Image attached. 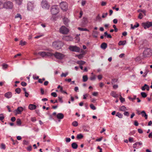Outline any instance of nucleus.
<instances>
[{
  "instance_id": "obj_1",
  "label": "nucleus",
  "mask_w": 152,
  "mask_h": 152,
  "mask_svg": "<svg viewBox=\"0 0 152 152\" xmlns=\"http://www.w3.org/2000/svg\"><path fill=\"white\" fill-rule=\"evenodd\" d=\"M64 45V43L61 41L57 40L53 42L52 46L55 49L59 50L61 49Z\"/></svg>"
},
{
  "instance_id": "obj_2",
  "label": "nucleus",
  "mask_w": 152,
  "mask_h": 152,
  "mask_svg": "<svg viewBox=\"0 0 152 152\" xmlns=\"http://www.w3.org/2000/svg\"><path fill=\"white\" fill-rule=\"evenodd\" d=\"M52 56H54L57 59L62 60L64 58L65 56L59 52H56L54 53H51Z\"/></svg>"
},
{
  "instance_id": "obj_3",
  "label": "nucleus",
  "mask_w": 152,
  "mask_h": 152,
  "mask_svg": "<svg viewBox=\"0 0 152 152\" xmlns=\"http://www.w3.org/2000/svg\"><path fill=\"white\" fill-rule=\"evenodd\" d=\"M50 11L52 15H56L59 12V9L58 6L57 5L52 6L51 7Z\"/></svg>"
},
{
  "instance_id": "obj_4",
  "label": "nucleus",
  "mask_w": 152,
  "mask_h": 152,
  "mask_svg": "<svg viewBox=\"0 0 152 152\" xmlns=\"http://www.w3.org/2000/svg\"><path fill=\"white\" fill-rule=\"evenodd\" d=\"M13 6V3L10 1H6L3 4V8L6 9H11L12 8Z\"/></svg>"
},
{
  "instance_id": "obj_5",
  "label": "nucleus",
  "mask_w": 152,
  "mask_h": 152,
  "mask_svg": "<svg viewBox=\"0 0 152 152\" xmlns=\"http://www.w3.org/2000/svg\"><path fill=\"white\" fill-rule=\"evenodd\" d=\"M143 56L144 57H148L150 56L152 54L151 50L150 48H147L144 50Z\"/></svg>"
},
{
  "instance_id": "obj_6",
  "label": "nucleus",
  "mask_w": 152,
  "mask_h": 152,
  "mask_svg": "<svg viewBox=\"0 0 152 152\" xmlns=\"http://www.w3.org/2000/svg\"><path fill=\"white\" fill-rule=\"evenodd\" d=\"M38 54L43 57H50L52 56L51 53L49 52H45L44 51L39 52Z\"/></svg>"
},
{
  "instance_id": "obj_7",
  "label": "nucleus",
  "mask_w": 152,
  "mask_h": 152,
  "mask_svg": "<svg viewBox=\"0 0 152 152\" xmlns=\"http://www.w3.org/2000/svg\"><path fill=\"white\" fill-rule=\"evenodd\" d=\"M41 5L42 7L46 9H48L50 7V5L46 0H43L41 2Z\"/></svg>"
},
{
  "instance_id": "obj_8",
  "label": "nucleus",
  "mask_w": 152,
  "mask_h": 152,
  "mask_svg": "<svg viewBox=\"0 0 152 152\" xmlns=\"http://www.w3.org/2000/svg\"><path fill=\"white\" fill-rule=\"evenodd\" d=\"M60 7L61 9L64 11H66L68 7L67 4L65 2H63L60 3Z\"/></svg>"
},
{
  "instance_id": "obj_9",
  "label": "nucleus",
  "mask_w": 152,
  "mask_h": 152,
  "mask_svg": "<svg viewBox=\"0 0 152 152\" xmlns=\"http://www.w3.org/2000/svg\"><path fill=\"white\" fill-rule=\"evenodd\" d=\"M142 25L144 27V29H146L147 28H148L152 26V22L147 21L146 22L143 23L142 24Z\"/></svg>"
},
{
  "instance_id": "obj_10",
  "label": "nucleus",
  "mask_w": 152,
  "mask_h": 152,
  "mask_svg": "<svg viewBox=\"0 0 152 152\" xmlns=\"http://www.w3.org/2000/svg\"><path fill=\"white\" fill-rule=\"evenodd\" d=\"M69 48L71 51L73 52H79L80 51V48L76 46H70Z\"/></svg>"
},
{
  "instance_id": "obj_11",
  "label": "nucleus",
  "mask_w": 152,
  "mask_h": 152,
  "mask_svg": "<svg viewBox=\"0 0 152 152\" xmlns=\"http://www.w3.org/2000/svg\"><path fill=\"white\" fill-rule=\"evenodd\" d=\"M59 30L60 32L63 34H66L69 32L68 29L64 26H61Z\"/></svg>"
},
{
  "instance_id": "obj_12",
  "label": "nucleus",
  "mask_w": 152,
  "mask_h": 152,
  "mask_svg": "<svg viewBox=\"0 0 152 152\" xmlns=\"http://www.w3.org/2000/svg\"><path fill=\"white\" fill-rule=\"evenodd\" d=\"M34 3L32 1H28L27 3V9L29 11H32L34 8Z\"/></svg>"
},
{
  "instance_id": "obj_13",
  "label": "nucleus",
  "mask_w": 152,
  "mask_h": 152,
  "mask_svg": "<svg viewBox=\"0 0 152 152\" xmlns=\"http://www.w3.org/2000/svg\"><path fill=\"white\" fill-rule=\"evenodd\" d=\"M12 92L10 91L4 94V96L7 99L10 98L12 97Z\"/></svg>"
},
{
  "instance_id": "obj_14",
  "label": "nucleus",
  "mask_w": 152,
  "mask_h": 152,
  "mask_svg": "<svg viewBox=\"0 0 152 152\" xmlns=\"http://www.w3.org/2000/svg\"><path fill=\"white\" fill-rule=\"evenodd\" d=\"M23 108L21 107H18L17 109L15 111L18 114H20L21 112L23 110Z\"/></svg>"
},
{
  "instance_id": "obj_15",
  "label": "nucleus",
  "mask_w": 152,
  "mask_h": 152,
  "mask_svg": "<svg viewBox=\"0 0 152 152\" xmlns=\"http://www.w3.org/2000/svg\"><path fill=\"white\" fill-rule=\"evenodd\" d=\"M150 87L147 84H145L144 86L141 88V89L142 91H145V89H146L147 91H148L149 90Z\"/></svg>"
},
{
  "instance_id": "obj_16",
  "label": "nucleus",
  "mask_w": 152,
  "mask_h": 152,
  "mask_svg": "<svg viewBox=\"0 0 152 152\" xmlns=\"http://www.w3.org/2000/svg\"><path fill=\"white\" fill-rule=\"evenodd\" d=\"M64 115L61 113H58L56 115V117L59 119H63L64 117Z\"/></svg>"
},
{
  "instance_id": "obj_17",
  "label": "nucleus",
  "mask_w": 152,
  "mask_h": 152,
  "mask_svg": "<svg viewBox=\"0 0 152 152\" xmlns=\"http://www.w3.org/2000/svg\"><path fill=\"white\" fill-rule=\"evenodd\" d=\"M63 21L64 24L67 26H68V23L69 22V20L66 18H63Z\"/></svg>"
},
{
  "instance_id": "obj_18",
  "label": "nucleus",
  "mask_w": 152,
  "mask_h": 152,
  "mask_svg": "<svg viewBox=\"0 0 152 152\" xmlns=\"http://www.w3.org/2000/svg\"><path fill=\"white\" fill-rule=\"evenodd\" d=\"M37 107L36 105L33 104H30L28 106L29 109L31 110H34Z\"/></svg>"
},
{
  "instance_id": "obj_19",
  "label": "nucleus",
  "mask_w": 152,
  "mask_h": 152,
  "mask_svg": "<svg viewBox=\"0 0 152 152\" xmlns=\"http://www.w3.org/2000/svg\"><path fill=\"white\" fill-rule=\"evenodd\" d=\"M72 147L74 149H76L78 147V145L75 142H73L71 144Z\"/></svg>"
},
{
  "instance_id": "obj_20",
  "label": "nucleus",
  "mask_w": 152,
  "mask_h": 152,
  "mask_svg": "<svg viewBox=\"0 0 152 152\" xmlns=\"http://www.w3.org/2000/svg\"><path fill=\"white\" fill-rule=\"evenodd\" d=\"M107 47V44L105 42H103L102 44L101 45V47L102 49H105Z\"/></svg>"
},
{
  "instance_id": "obj_21",
  "label": "nucleus",
  "mask_w": 152,
  "mask_h": 152,
  "mask_svg": "<svg viewBox=\"0 0 152 152\" xmlns=\"http://www.w3.org/2000/svg\"><path fill=\"white\" fill-rule=\"evenodd\" d=\"M110 95L115 98H117L118 96V95L117 94L116 92L114 91H112L110 93Z\"/></svg>"
},
{
  "instance_id": "obj_22",
  "label": "nucleus",
  "mask_w": 152,
  "mask_h": 152,
  "mask_svg": "<svg viewBox=\"0 0 152 152\" xmlns=\"http://www.w3.org/2000/svg\"><path fill=\"white\" fill-rule=\"evenodd\" d=\"M126 40L124 41H120L118 44L119 45H124L126 43Z\"/></svg>"
},
{
  "instance_id": "obj_23",
  "label": "nucleus",
  "mask_w": 152,
  "mask_h": 152,
  "mask_svg": "<svg viewBox=\"0 0 152 152\" xmlns=\"http://www.w3.org/2000/svg\"><path fill=\"white\" fill-rule=\"evenodd\" d=\"M23 1V0H15L16 4L19 5L22 4Z\"/></svg>"
},
{
  "instance_id": "obj_24",
  "label": "nucleus",
  "mask_w": 152,
  "mask_h": 152,
  "mask_svg": "<svg viewBox=\"0 0 152 152\" xmlns=\"http://www.w3.org/2000/svg\"><path fill=\"white\" fill-rule=\"evenodd\" d=\"M136 24L134 26H133L132 24H131V28L132 29H134L135 28H137L139 26V24L137 23H136Z\"/></svg>"
},
{
  "instance_id": "obj_25",
  "label": "nucleus",
  "mask_w": 152,
  "mask_h": 152,
  "mask_svg": "<svg viewBox=\"0 0 152 152\" xmlns=\"http://www.w3.org/2000/svg\"><path fill=\"white\" fill-rule=\"evenodd\" d=\"M126 107L124 105H123L119 107V110L122 111H125L126 110Z\"/></svg>"
},
{
  "instance_id": "obj_26",
  "label": "nucleus",
  "mask_w": 152,
  "mask_h": 152,
  "mask_svg": "<svg viewBox=\"0 0 152 152\" xmlns=\"http://www.w3.org/2000/svg\"><path fill=\"white\" fill-rule=\"evenodd\" d=\"M86 63L85 61H78L77 62V63L79 64L80 66H82L84 64Z\"/></svg>"
},
{
  "instance_id": "obj_27",
  "label": "nucleus",
  "mask_w": 152,
  "mask_h": 152,
  "mask_svg": "<svg viewBox=\"0 0 152 152\" xmlns=\"http://www.w3.org/2000/svg\"><path fill=\"white\" fill-rule=\"evenodd\" d=\"M104 36L105 37L107 36V38H112V36L110 34H108L107 31L104 33Z\"/></svg>"
},
{
  "instance_id": "obj_28",
  "label": "nucleus",
  "mask_w": 152,
  "mask_h": 152,
  "mask_svg": "<svg viewBox=\"0 0 152 152\" xmlns=\"http://www.w3.org/2000/svg\"><path fill=\"white\" fill-rule=\"evenodd\" d=\"M83 81L85 82L87 81L88 79V76L87 75H83Z\"/></svg>"
},
{
  "instance_id": "obj_29",
  "label": "nucleus",
  "mask_w": 152,
  "mask_h": 152,
  "mask_svg": "<svg viewBox=\"0 0 152 152\" xmlns=\"http://www.w3.org/2000/svg\"><path fill=\"white\" fill-rule=\"evenodd\" d=\"M98 32L97 31H93V36L97 38V34Z\"/></svg>"
},
{
  "instance_id": "obj_30",
  "label": "nucleus",
  "mask_w": 152,
  "mask_h": 152,
  "mask_svg": "<svg viewBox=\"0 0 152 152\" xmlns=\"http://www.w3.org/2000/svg\"><path fill=\"white\" fill-rule=\"evenodd\" d=\"M16 123L17 125L20 126L21 124V121L20 118H18L17 119Z\"/></svg>"
},
{
  "instance_id": "obj_31",
  "label": "nucleus",
  "mask_w": 152,
  "mask_h": 152,
  "mask_svg": "<svg viewBox=\"0 0 152 152\" xmlns=\"http://www.w3.org/2000/svg\"><path fill=\"white\" fill-rule=\"evenodd\" d=\"M83 135L82 134H78L77 135V138L78 139H80L83 137Z\"/></svg>"
},
{
  "instance_id": "obj_32",
  "label": "nucleus",
  "mask_w": 152,
  "mask_h": 152,
  "mask_svg": "<svg viewBox=\"0 0 152 152\" xmlns=\"http://www.w3.org/2000/svg\"><path fill=\"white\" fill-rule=\"evenodd\" d=\"M78 29L81 31H89V30L87 28H83L80 27H78Z\"/></svg>"
},
{
  "instance_id": "obj_33",
  "label": "nucleus",
  "mask_w": 152,
  "mask_h": 152,
  "mask_svg": "<svg viewBox=\"0 0 152 152\" xmlns=\"http://www.w3.org/2000/svg\"><path fill=\"white\" fill-rule=\"evenodd\" d=\"M116 116H118L120 118H122L123 117V115L121 113L119 112L117 113Z\"/></svg>"
},
{
  "instance_id": "obj_34",
  "label": "nucleus",
  "mask_w": 152,
  "mask_h": 152,
  "mask_svg": "<svg viewBox=\"0 0 152 152\" xmlns=\"http://www.w3.org/2000/svg\"><path fill=\"white\" fill-rule=\"evenodd\" d=\"M15 92L18 94H19L21 91V89L20 88H17L15 89Z\"/></svg>"
},
{
  "instance_id": "obj_35",
  "label": "nucleus",
  "mask_w": 152,
  "mask_h": 152,
  "mask_svg": "<svg viewBox=\"0 0 152 152\" xmlns=\"http://www.w3.org/2000/svg\"><path fill=\"white\" fill-rule=\"evenodd\" d=\"M72 125L74 126H77L78 125V124L77 121H74L72 123Z\"/></svg>"
},
{
  "instance_id": "obj_36",
  "label": "nucleus",
  "mask_w": 152,
  "mask_h": 152,
  "mask_svg": "<svg viewBox=\"0 0 152 152\" xmlns=\"http://www.w3.org/2000/svg\"><path fill=\"white\" fill-rule=\"evenodd\" d=\"M141 94L142 97L143 98H145L147 96V94L144 92H142L141 93Z\"/></svg>"
},
{
  "instance_id": "obj_37",
  "label": "nucleus",
  "mask_w": 152,
  "mask_h": 152,
  "mask_svg": "<svg viewBox=\"0 0 152 152\" xmlns=\"http://www.w3.org/2000/svg\"><path fill=\"white\" fill-rule=\"evenodd\" d=\"M118 80V79L116 78H113L112 79V81L111 83L112 84H113L117 82Z\"/></svg>"
},
{
  "instance_id": "obj_38",
  "label": "nucleus",
  "mask_w": 152,
  "mask_h": 152,
  "mask_svg": "<svg viewBox=\"0 0 152 152\" xmlns=\"http://www.w3.org/2000/svg\"><path fill=\"white\" fill-rule=\"evenodd\" d=\"M120 99L121 102V103H123L125 101V99L123 98L121 95H120Z\"/></svg>"
},
{
  "instance_id": "obj_39",
  "label": "nucleus",
  "mask_w": 152,
  "mask_h": 152,
  "mask_svg": "<svg viewBox=\"0 0 152 152\" xmlns=\"http://www.w3.org/2000/svg\"><path fill=\"white\" fill-rule=\"evenodd\" d=\"M19 18L20 19H21L22 18V17L21 15L19 14H17L15 16V18Z\"/></svg>"
},
{
  "instance_id": "obj_40",
  "label": "nucleus",
  "mask_w": 152,
  "mask_h": 152,
  "mask_svg": "<svg viewBox=\"0 0 152 152\" xmlns=\"http://www.w3.org/2000/svg\"><path fill=\"white\" fill-rule=\"evenodd\" d=\"M90 107L93 110H95L96 109V107L93 104H91L90 105Z\"/></svg>"
},
{
  "instance_id": "obj_41",
  "label": "nucleus",
  "mask_w": 152,
  "mask_h": 152,
  "mask_svg": "<svg viewBox=\"0 0 152 152\" xmlns=\"http://www.w3.org/2000/svg\"><path fill=\"white\" fill-rule=\"evenodd\" d=\"M4 117V116L3 114L2 113H1L0 114V120L1 121H2V120H3Z\"/></svg>"
},
{
  "instance_id": "obj_42",
  "label": "nucleus",
  "mask_w": 152,
  "mask_h": 152,
  "mask_svg": "<svg viewBox=\"0 0 152 152\" xmlns=\"http://www.w3.org/2000/svg\"><path fill=\"white\" fill-rule=\"evenodd\" d=\"M128 98L130 99L132 101H133L136 99V96H134V98H131L130 96Z\"/></svg>"
},
{
  "instance_id": "obj_43",
  "label": "nucleus",
  "mask_w": 152,
  "mask_h": 152,
  "mask_svg": "<svg viewBox=\"0 0 152 152\" xmlns=\"http://www.w3.org/2000/svg\"><path fill=\"white\" fill-rule=\"evenodd\" d=\"M11 140L13 142V145H15L16 144L18 143V142L17 140H16L15 141L12 138H11Z\"/></svg>"
},
{
  "instance_id": "obj_44",
  "label": "nucleus",
  "mask_w": 152,
  "mask_h": 152,
  "mask_svg": "<svg viewBox=\"0 0 152 152\" xmlns=\"http://www.w3.org/2000/svg\"><path fill=\"white\" fill-rule=\"evenodd\" d=\"M51 95L54 97H56L57 96V94L55 92L52 93Z\"/></svg>"
},
{
  "instance_id": "obj_45",
  "label": "nucleus",
  "mask_w": 152,
  "mask_h": 152,
  "mask_svg": "<svg viewBox=\"0 0 152 152\" xmlns=\"http://www.w3.org/2000/svg\"><path fill=\"white\" fill-rule=\"evenodd\" d=\"M1 148L2 149H5L6 148L5 145L3 143H2L1 145Z\"/></svg>"
},
{
  "instance_id": "obj_46",
  "label": "nucleus",
  "mask_w": 152,
  "mask_h": 152,
  "mask_svg": "<svg viewBox=\"0 0 152 152\" xmlns=\"http://www.w3.org/2000/svg\"><path fill=\"white\" fill-rule=\"evenodd\" d=\"M32 148V146L31 145H30L27 148V151H30L31 150Z\"/></svg>"
},
{
  "instance_id": "obj_47",
  "label": "nucleus",
  "mask_w": 152,
  "mask_h": 152,
  "mask_svg": "<svg viewBox=\"0 0 152 152\" xmlns=\"http://www.w3.org/2000/svg\"><path fill=\"white\" fill-rule=\"evenodd\" d=\"M21 84L23 86H26L27 85V83L25 82H22L21 83Z\"/></svg>"
},
{
  "instance_id": "obj_48",
  "label": "nucleus",
  "mask_w": 152,
  "mask_h": 152,
  "mask_svg": "<svg viewBox=\"0 0 152 152\" xmlns=\"http://www.w3.org/2000/svg\"><path fill=\"white\" fill-rule=\"evenodd\" d=\"M28 144V141H26V140H24L23 141V144L24 145H27Z\"/></svg>"
},
{
  "instance_id": "obj_49",
  "label": "nucleus",
  "mask_w": 152,
  "mask_h": 152,
  "mask_svg": "<svg viewBox=\"0 0 152 152\" xmlns=\"http://www.w3.org/2000/svg\"><path fill=\"white\" fill-rule=\"evenodd\" d=\"M26 42H23L22 41L20 42V45H21L22 46L24 45H25Z\"/></svg>"
},
{
  "instance_id": "obj_50",
  "label": "nucleus",
  "mask_w": 152,
  "mask_h": 152,
  "mask_svg": "<svg viewBox=\"0 0 152 152\" xmlns=\"http://www.w3.org/2000/svg\"><path fill=\"white\" fill-rule=\"evenodd\" d=\"M58 99L59 100V101L61 103H62L63 102V101L62 100V97H61H61L58 96Z\"/></svg>"
},
{
  "instance_id": "obj_51",
  "label": "nucleus",
  "mask_w": 152,
  "mask_h": 152,
  "mask_svg": "<svg viewBox=\"0 0 152 152\" xmlns=\"http://www.w3.org/2000/svg\"><path fill=\"white\" fill-rule=\"evenodd\" d=\"M108 13L107 12H106L105 13H103L102 17V18H105L106 17Z\"/></svg>"
},
{
  "instance_id": "obj_52",
  "label": "nucleus",
  "mask_w": 152,
  "mask_h": 152,
  "mask_svg": "<svg viewBox=\"0 0 152 152\" xmlns=\"http://www.w3.org/2000/svg\"><path fill=\"white\" fill-rule=\"evenodd\" d=\"M124 114L125 115L128 116L129 115V113L128 112L125 111L124 113Z\"/></svg>"
},
{
  "instance_id": "obj_53",
  "label": "nucleus",
  "mask_w": 152,
  "mask_h": 152,
  "mask_svg": "<svg viewBox=\"0 0 152 152\" xmlns=\"http://www.w3.org/2000/svg\"><path fill=\"white\" fill-rule=\"evenodd\" d=\"M65 139H66V141L67 142H69L71 141V139L69 138H66Z\"/></svg>"
},
{
  "instance_id": "obj_54",
  "label": "nucleus",
  "mask_w": 152,
  "mask_h": 152,
  "mask_svg": "<svg viewBox=\"0 0 152 152\" xmlns=\"http://www.w3.org/2000/svg\"><path fill=\"white\" fill-rule=\"evenodd\" d=\"M143 16V15L141 13H140L139 14V15L138 16V18L140 19H142V17Z\"/></svg>"
},
{
  "instance_id": "obj_55",
  "label": "nucleus",
  "mask_w": 152,
  "mask_h": 152,
  "mask_svg": "<svg viewBox=\"0 0 152 152\" xmlns=\"http://www.w3.org/2000/svg\"><path fill=\"white\" fill-rule=\"evenodd\" d=\"M67 75H68V73H62L61 75V76L62 77H66Z\"/></svg>"
},
{
  "instance_id": "obj_56",
  "label": "nucleus",
  "mask_w": 152,
  "mask_h": 152,
  "mask_svg": "<svg viewBox=\"0 0 152 152\" xmlns=\"http://www.w3.org/2000/svg\"><path fill=\"white\" fill-rule=\"evenodd\" d=\"M31 120L32 121L34 122L36 121V119L35 117H34L31 118Z\"/></svg>"
},
{
  "instance_id": "obj_57",
  "label": "nucleus",
  "mask_w": 152,
  "mask_h": 152,
  "mask_svg": "<svg viewBox=\"0 0 152 152\" xmlns=\"http://www.w3.org/2000/svg\"><path fill=\"white\" fill-rule=\"evenodd\" d=\"M77 57L79 59H81L83 57V55L80 54L77 55Z\"/></svg>"
},
{
  "instance_id": "obj_58",
  "label": "nucleus",
  "mask_w": 152,
  "mask_h": 152,
  "mask_svg": "<svg viewBox=\"0 0 152 152\" xmlns=\"http://www.w3.org/2000/svg\"><path fill=\"white\" fill-rule=\"evenodd\" d=\"M40 91H41V94L42 95H43L44 94V89L42 88H40Z\"/></svg>"
},
{
  "instance_id": "obj_59",
  "label": "nucleus",
  "mask_w": 152,
  "mask_h": 152,
  "mask_svg": "<svg viewBox=\"0 0 152 152\" xmlns=\"http://www.w3.org/2000/svg\"><path fill=\"white\" fill-rule=\"evenodd\" d=\"M3 8V4L2 1L0 0V9Z\"/></svg>"
},
{
  "instance_id": "obj_60",
  "label": "nucleus",
  "mask_w": 152,
  "mask_h": 152,
  "mask_svg": "<svg viewBox=\"0 0 152 152\" xmlns=\"http://www.w3.org/2000/svg\"><path fill=\"white\" fill-rule=\"evenodd\" d=\"M138 132L140 134H142L143 133V131L142 130L140 129H138Z\"/></svg>"
},
{
  "instance_id": "obj_61",
  "label": "nucleus",
  "mask_w": 152,
  "mask_h": 152,
  "mask_svg": "<svg viewBox=\"0 0 152 152\" xmlns=\"http://www.w3.org/2000/svg\"><path fill=\"white\" fill-rule=\"evenodd\" d=\"M95 79H96L95 77L94 76H92V77H91L90 78V79L91 80H95Z\"/></svg>"
},
{
  "instance_id": "obj_62",
  "label": "nucleus",
  "mask_w": 152,
  "mask_h": 152,
  "mask_svg": "<svg viewBox=\"0 0 152 152\" xmlns=\"http://www.w3.org/2000/svg\"><path fill=\"white\" fill-rule=\"evenodd\" d=\"M33 78L34 80H39V77L38 76L35 77L34 75L33 76Z\"/></svg>"
},
{
  "instance_id": "obj_63",
  "label": "nucleus",
  "mask_w": 152,
  "mask_h": 152,
  "mask_svg": "<svg viewBox=\"0 0 152 152\" xmlns=\"http://www.w3.org/2000/svg\"><path fill=\"white\" fill-rule=\"evenodd\" d=\"M141 113L142 115V116L143 117H144V116L145 115V114H146L145 112V111H142Z\"/></svg>"
},
{
  "instance_id": "obj_64",
  "label": "nucleus",
  "mask_w": 152,
  "mask_h": 152,
  "mask_svg": "<svg viewBox=\"0 0 152 152\" xmlns=\"http://www.w3.org/2000/svg\"><path fill=\"white\" fill-rule=\"evenodd\" d=\"M15 120H16L15 118L14 117H12L11 119V121L12 122L15 121Z\"/></svg>"
}]
</instances>
